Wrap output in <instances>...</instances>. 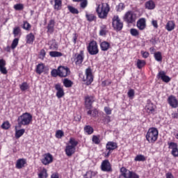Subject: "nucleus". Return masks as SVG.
Wrapping results in <instances>:
<instances>
[{
	"label": "nucleus",
	"mask_w": 178,
	"mask_h": 178,
	"mask_svg": "<svg viewBox=\"0 0 178 178\" xmlns=\"http://www.w3.org/2000/svg\"><path fill=\"white\" fill-rule=\"evenodd\" d=\"M33 122V115L29 113H24L17 119L18 129L22 128V126H29Z\"/></svg>",
	"instance_id": "nucleus-1"
},
{
	"label": "nucleus",
	"mask_w": 178,
	"mask_h": 178,
	"mask_svg": "<svg viewBox=\"0 0 178 178\" xmlns=\"http://www.w3.org/2000/svg\"><path fill=\"white\" fill-rule=\"evenodd\" d=\"M109 5L106 3H103L97 6L96 12L99 19H106L108 17V13H109Z\"/></svg>",
	"instance_id": "nucleus-2"
},
{
	"label": "nucleus",
	"mask_w": 178,
	"mask_h": 178,
	"mask_svg": "<svg viewBox=\"0 0 178 178\" xmlns=\"http://www.w3.org/2000/svg\"><path fill=\"white\" fill-rule=\"evenodd\" d=\"M77 141L72 138L70 139L69 145L65 147V154L67 156H72L76 152V147H77Z\"/></svg>",
	"instance_id": "nucleus-3"
},
{
	"label": "nucleus",
	"mask_w": 178,
	"mask_h": 178,
	"mask_svg": "<svg viewBox=\"0 0 178 178\" xmlns=\"http://www.w3.org/2000/svg\"><path fill=\"white\" fill-rule=\"evenodd\" d=\"M119 178H140V176L133 171H130L126 168L122 167L120 169Z\"/></svg>",
	"instance_id": "nucleus-4"
},
{
	"label": "nucleus",
	"mask_w": 178,
	"mask_h": 178,
	"mask_svg": "<svg viewBox=\"0 0 178 178\" xmlns=\"http://www.w3.org/2000/svg\"><path fill=\"white\" fill-rule=\"evenodd\" d=\"M146 140L149 143H155L158 140V129L150 128L146 134Z\"/></svg>",
	"instance_id": "nucleus-5"
},
{
	"label": "nucleus",
	"mask_w": 178,
	"mask_h": 178,
	"mask_svg": "<svg viewBox=\"0 0 178 178\" xmlns=\"http://www.w3.org/2000/svg\"><path fill=\"white\" fill-rule=\"evenodd\" d=\"M113 27L117 31H120L123 29V23L120 21V18L118 15L114 16L113 18Z\"/></svg>",
	"instance_id": "nucleus-6"
},
{
	"label": "nucleus",
	"mask_w": 178,
	"mask_h": 178,
	"mask_svg": "<svg viewBox=\"0 0 178 178\" xmlns=\"http://www.w3.org/2000/svg\"><path fill=\"white\" fill-rule=\"evenodd\" d=\"M123 19L127 23H134L136 19V13L133 11H128L125 13Z\"/></svg>",
	"instance_id": "nucleus-7"
},
{
	"label": "nucleus",
	"mask_w": 178,
	"mask_h": 178,
	"mask_svg": "<svg viewBox=\"0 0 178 178\" xmlns=\"http://www.w3.org/2000/svg\"><path fill=\"white\" fill-rule=\"evenodd\" d=\"M88 51L90 55H97V54L99 52L97 42H90L88 46Z\"/></svg>",
	"instance_id": "nucleus-8"
},
{
	"label": "nucleus",
	"mask_w": 178,
	"mask_h": 178,
	"mask_svg": "<svg viewBox=\"0 0 178 178\" xmlns=\"http://www.w3.org/2000/svg\"><path fill=\"white\" fill-rule=\"evenodd\" d=\"M93 80L94 79L92 78V72H91V69H86L85 76L83 77V81H86L87 85L90 86Z\"/></svg>",
	"instance_id": "nucleus-9"
},
{
	"label": "nucleus",
	"mask_w": 178,
	"mask_h": 178,
	"mask_svg": "<svg viewBox=\"0 0 178 178\" xmlns=\"http://www.w3.org/2000/svg\"><path fill=\"white\" fill-rule=\"evenodd\" d=\"M70 74V70L67 67H58V76L60 77H67Z\"/></svg>",
	"instance_id": "nucleus-10"
},
{
	"label": "nucleus",
	"mask_w": 178,
	"mask_h": 178,
	"mask_svg": "<svg viewBox=\"0 0 178 178\" xmlns=\"http://www.w3.org/2000/svg\"><path fill=\"white\" fill-rule=\"evenodd\" d=\"M53 161L54 157L51 154L47 153L43 155V158L42 159L41 162L43 163V165H49V163H52Z\"/></svg>",
	"instance_id": "nucleus-11"
},
{
	"label": "nucleus",
	"mask_w": 178,
	"mask_h": 178,
	"mask_svg": "<svg viewBox=\"0 0 178 178\" xmlns=\"http://www.w3.org/2000/svg\"><path fill=\"white\" fill-rule=\"evenodd\" d=\"M168 146L170 149H172V155H173V156H178L177 143L171 142L168 143Z\"/></svg>",
	"instance_id": "nucleus-12"
},
{
	"label": "nucleus",
	"mask_w": 178,
	"mask_h": 178,
	"mask_svg": "<svg viewBox=\"0 0 178 178\" xmlns=\"http://www.w3.org/2000/svg\"><path fill=\"white\" fill-rule=\"evenodd\" d=\"M55 88L56 90V97L57 98H62L65 95V91H63V88L60 84L58 83L55 85Z\"/></svg>",
	"instance_id": "nucleus-13"
},
{
	"label": "nucleus",
	"mask_w": 178,
	"mask_h": 178,
	"mask_svg": "<svg viewBox=\"0 0 178 178\" xmlns=\"http://www.w3.org/2000/svg\"><path fill=\"white\" fill-rule=\"evenodd\" d=\"M158 78L161 79L164 81V83H169L170 81V78L165 74V72L163 71H160L158 74Z\"/></svg>",
	"instance_id": "nucleus-14"
},
{
	"label": "nucleus",
	"mask_w": 178,
	"mask_h": 178,
	"mask_svg": "<svg viewBox=\"0 0 178 178\" xmlns=\"http://www.w3.org/2000/svg\"><path fill=\"white\" fill-rule=\"evenodd\" d=\"M168 104L172 108H177L178 101L174 96H170L168 97Z\"/></svg>",
	"instance_id": "nucleus-15"
},
{
	"label": "nucleus",
	"mask_w": 178,
	"mask_h": 178,
	"mask_svg": "<svg viewBox=\"0 0 178 178\" xmlns=\"http://www.w3.org/2000/svg\"><path fill=\"white\" fill-rule=\"evenodd\" d=\"M102 170L104 172H110L111 170V163L108 161L105 160L102 163Z\"/></svg>",
	"instance_id": "nucleus-16"
},
{
	"label": "nucleus",
	"mask_w": 178,
	"mask_h": 178,
	"mask_svg": "<svg viewBox=\"0 0 178 178\" xmlns=\"http://www.w3.org/2000/svg\"><path fill=\"white\" fill-rule=\"evenodd\" d=\"M92 102H94V97L92 96H87L85 99V104L86 108L88 109H90L91 108V106L92 105Z\"/></svg>",
	"instance_id": "nucleus-17"
},
{
	"label": "nucleus",
	"mask_w": 178,
	"mask_h": 178,
	"mask_svg": "<svg viewBox=\"0 0 178 178\" xmlns=\"http://www.w3.org/2000/svg\"><path fill=\"white\" fill-rule=\"evenodd\" d=\"M145 109L147 113H153L154 111H155V107L151 102L148 101Z\"/></svg>",
	"instance_id": "nucleus-18"
},
{
	"label": "nucleus",
	"mask_w": 178,
	"mask_h": 178,
	"mask_svg": "<svg viewBox=\"0 0 178 178\" xmlns=\"http://www.w3.org/2000/svg\"><path fill=\"white\" fill-rule=\"evenodd\" d=\"M6 63L4 60H0V72L2 74H7L8 70H6Z\"/></svg>",
	"instance_id": "nucleus-19"
},
{
	"label": "nucleus",
	"mask_w": 178,
	"mask_h": 178,
	"mask_svg": "<svg viewBox=\"0 0 178 178\" xmlns=\"http://www.w3.org/2000/svg\"><path fill=\"white\" fill-rule=\"evenodd\" d=\"M26 163V161L24 159H19L17 161L16 168L17 169H22L24 168V165Z\"/></svg>",
	"instance_id": "nucleus-20"
},
{
	"label": "nucleus",
	"mask_w": 178,
	"mask_h": 178,
	"mask_svg": "<svg viewBox=\"0 0 178 178\" xmlns=\"http://www.w3.org/2000/svg\"><path fill=\"white\" fill-rule=\"evenodd\" d=\"M84 59V55L83 54V51L81 52L80 54H78L75 58L76 65H81L83 63V60Z\"/></svg>",
	"instance_id": "nucleus-21"
},
{
	"label": "nucleus",
	"mask_w": 178,
	"mask_h": 178,
	"mask_svg": "<svg viewBox=\"0 0 178 178\" xmlns=\"http://www.w3.org/2000/svg\"><path fill=\"white\" fill-rule=\"evenodd\" d=\"M17 128H19V125L15 127V137L16 138H20L24 134L26 130L24 129H17Z\"/></svg>",
	"instance_id": "nucleus-22"
},
{
	"label": "nucleus",
	"mask_w": 178,
	"mask_h": 178,
	"mask_svg": "<svg viewBox=\"0 0 178 178\" xmlns=\"http://www.w3.org/2000/svg\"><path fill=\"white\" fill-rule=\"evenodd\" d=\"M175 26L176 25L175 24V22L173 21H168L165 25V30H167L168 31H172L175 30Z\"/></svg>",
	"instance_id": "nucleus-23"
},
{
	"label": "nucleus",
	"mask_w": 178,
	"mask_h": 178,
	"mask_svg": "<svg viewBox=\"0 0 178 178\" xmlns=\"http://www.w3.org/2000/svg\"><path fill=\"white\" fill-rule=\"evenodd\" d=\"M137 27L139 30H144L145 29V19L142 18L137 22Z\"/></svg>",
	"instance_id": "nucleus-24"
},
{
	"label": "nucleus",
	"mask_w": 178,
	"mask_h": 178,
	"mask_svg": "<svg viewBox=\"0 0 178 178\" xmlns=\"http://www.w3.org/2000/svg\"><path fill=\"white\" fill-rule=\"evenodd\" d=\"M109 47H111V44L106 41H104L100 44L102 51H108V49H109Z\"/></svg>",
	"instance_id": "nucleus-25"
},
{
	"label": "nucleus",
	"mask_w": 178,
	"mask_h": 178,
	"mask_svg": "<svg viewBox=\"0 0 178 178\" xmlns=\"http://www.w3.org/2000/svg\"><path fill=\"white\" fill-rule=\"evenodd\" d=\"M51 2H54V9L59 10L62 8V0H51Z\"/></svg>",
	"instance_id": "nucleus-26"
},
{
	"label": "nucleus",
	"mask_w": 178,
	"mask_h": 178,
	"mask_svg": "<svg viewBox=\"0 0 178 178\" xmlns=\"http://www.w3.org/2000/svg\"><path fill=\"white\" fill-rule=\"evenodd\" d=\"M117 145L115 143L113 142H108L106 144V149H108V151H112L113 149H115L117 148Z\"/></svg>",
	"instance_id": "nucleus-27"
},
{
	"label": "nucleus",
	"mask_w": 178,
	"mask_h": 178,
	"mask_svg": "<svg viewBox=\"0 0 178 178\" xmlns=\"http://www.w3.org/2000/svg\"><path fill=\"white\" fill-rule=\"evenodd\" d=\"M44 69L45 66H44V64H38L36 67V73L41 74V73L44 72Z\"/></svg>",
	"instance_id": "nucleus-28"
},
{
	"label": "nucleus",
	"mask_w": 178,
	"mask_h": 178,
	"mask_svg": "<svg viewBox=\"0 0 178 178\" xmlns=\"http://www.w3.org/2000/svg\"><path fill=\"white\" fill-rule=\"evenodd\" d=\"M146 9L152 10L155 8V3L153 1H149L145 3Z\"/></svg>",
	"instance_id": "nucleus-29"
},
{
	"label": "nucleus",
	"mask_w": 178,
	"mask_h": 178,
	"mask_svg": "<svg viewBox=\"0 0 178 178\" xmlns=\"http://www.w3.org/2000/svg\"><path fill=\"white\" fill-rule=\"evenodd\" d=\"M34 42V35L29 33L26 35V44H33Z\"/></svg>",
	"instance_id": "nucleus-30"
},
{
	"label": "nucleus",
	"mask_w": 178,
	"mask_h": 178,
	"mask_svg": "<svg viewBox=\"0 0 178 178\" xmlns=\"http://www.w3.org/2000/svg\"><path fill=\"white\" fill-rule=\"evenodd\" d=\"M55 26V21L54 20H50L49 24H48V26H47V29H48V31L49 33H53L54 32V27Z\"/></svg>",
	"instance_id": "nucleus-31"
},
{
	"label": "nucleus",
	"mask_w": 178,
	"mask_h": 178,
	"mask_svg": "<svg viewBox=\"0 0 178 178\" xmlns=\"http://www.w3.org/2000/svg\"><path fill=\"white\" fill-rule=\"evenodd\" d=\"M50 49H56L58 48V44L55 40H51L49 42Z\"/></svg>",
	"instance_id": "nucleus-32"
},
{
	"label": "nucleus",
	"mask_w": 178,
	"mask_h": 178,
	"mask_svg": "<svg viewBox=\"0 0 178 178\" xmlns=\"http://www.w3.org/2000/svg\"><path fill=\"white\" fill-rule=\"evenodd\" d=\"M63 84L65 86V87H66L67 88H69L70 87H72V86H73V82H72V81L65 79L63 81Z\"/></svg>",
	"instance_id": "nucleus-33"
},
{
	"label": "nucleus",
	"mask_w": 178,
	"mask_h": 178,
	"mask_svg": "<svg viewBox=\"0 0 178 178\" xmlns=\"http://www.w3.org/2000/svg\"><path fill=\"white\" fill-rule=\"evenodd\" d=\"M39 178H47L48 177V174L47 173V169L43 168L40 173L38 175Z\"/></svg>",
	"instance_id": "nucleus-34"
},
{
	"label": "nucleus",
	"mask_w": 178,
	"mask_h": 178,
	"mask_svg": "<svg viewBox=\"0 0 178 178\" xmlns=\"http://www.w3.org/2000/svg\"><path fill=\"white\" fill-rule=\"evenodd\" d=\"M49 55L52 58H59V56H62V53L59 51H50Z\"/></svg>",
	"instance_id": "nucleus-35"
},
{
	"label": "nucleus",
	"mask_w": 178,
	"mask_h": 178,
	"mask_svg": "<svg viewBox=\"0 0 178 178\" xmlns=\"http://www.w3.org/2000/svg\"><path fill=\"white\" fill-rule=\"evenodd\" d=\"M134 161H136V162H141V161L143 162V161H145V156H144V155H143V154L137 155L135 157Z\"/></svg>",
	"instance_id": "nucleus-36"
},
{
	"label": "nucleus",
	"mask_w": 178,
	"mask_h": 178,
	"mask_svg": "<svg viewBox=\"0 0 178 178\" xmlns=\"http://www.w3.org/2000/svg\"><path fill=\"white\" fill-rule=\"evenodd\" d=\"M67 8L71 13H73L74 15H79V10H77V8L72 6H68Z\"/></svg>",
	"instance_id": "nucleus-37"
},
{
	"label": "nucleus",
	"mask_w": 178,
	"mask_h": 178,
	"mask_svg": "<svg viewBox=\"0 0 178 178\" xmlns=\"http://www.w3.org/2000/svg\"><path fill=\"white\" fill-rule=\"evenodd\" d=\"M136 65L138 69H141L142 67H144V66H145V60H138Z\"/></svg>",
	"instance_id": "nucleus-38"
},
{
	"label": "nucleus",
	"mask_w": 178,
	"mask_h": 178,
	"mask_svg": "<svg viewBox=\"0 0 178 178\" xmlns=\"http://www.w3.org/2000/svg\"><path fill=\"white\" fill-rule=\"evenodd\" d=\"M86 17L88 22H94V20L97 19V17L92 14H86Z\"/></svg>",
	"instance_id": "nucleus-39"
},
{
	"label": "nucleus",
	"mask_w": 178,
	"mask_h": 178,
	"mask_svg": "<svg viewBox=\"0 0 178 178\" xmlns=\"http://www.w3.org/2000/svg\"><path fill=\"white\" fill-rule=\"evenodd\" d=\"M84 131L87 133V134H92V133H94V129L90 126H86L84 127Z\"/></svg>",
	"instance_id": "nucleus-40"
},
{
	"label": "nucleus",
	"mask_w": 178,
	"mask_h": 178,
	"mask_svg": "<svg viewBox=\"0 0 178 178\" xmlns=\"http://www.w3.org/2000/svg\"><path fill=\"white\" fill-rule=\"evenodd\" d=\"M90 109L88 111V115H89L90 116H92L93 118L97 116V115H98V111H97V109H93V110H90Z\"/></svg>",
	"instance_id": "nucleus-41"
},
{
	"label": "nucleus",
	"mask_w": 178,
	"mask_h": 178,
	"mask_svg": "<svg viewBox=\"0 0 178 178\" xmlns=\"http://www.w3.org/2000/svg\"><path fill=\"white\" fill-rule=\"evenodd\" d=\"M19 88L21 91H26V90H29V84L27 83L24 82L21 85H19Z\"/></svg>",
	"instance_id": "nucleus-42"
},
{
	"label": "nucleus",
	"mask_w": 178,
	"mask_h": 178,
	"mask_svg": "<svg viewBox=\"0 0 178 178\" xmlns=\"http://www.w3.org/2000/svg\"><path fill=\"white\" fill-rule=\"evenodd\" d=\"M154 58L157 62H161L162 60V54L161 52H156L154 54Z\"/></svg>",
	"instance_id": "nucleus-43"
},
{
	"label": "nucleus",
	"mask_w": 178,
	"mask_h": 178,
	"mask_svg": "<svg viewBox=\"0 0 178 178\" xmlns=\"http://www.w3.org/2000/svg\"><path fill=\"white\" fill-rule=\"evenodd\" d=\"M130 33L134 37H137L140 35V32L136 29H131Z\"/></svg>",
	"instance_id": "nucleus-44"
},
{
	"label": "nucleus",
	"mask_w": 178,
	"mask_h": 178,
	"mask_svg": "<svg viewBox=\"0 0 178 178\" xmlns=\"http://www.w3.org/2000/svg\"><path fill=\"white\" fill-rule=\"evenodd\" d=\"M100 35H105L106 34V26L102 25L99 31Z\"/></svg>",
	"instance_id": "nucleus-45"
},
{
	"label": "nucleus",
	"mask_w": 178,
	"mask_h": 178,
	"mask_svg": "<svg viewBox=\"0 0 178 178\" xmlns=\"http://www.w3.org/2000/svg\"><path fill=\"white\" fill-rule=\"evenodd\" d=\"M18 44H19V39L17 38L14 39L11 44L12 49H15V48L17 47Z\"/></svg>",
	"instance_id": "nucleus-46"
},
{
	"label": "nucleus",
	"mask_w": 178,
	"mask_h": 178,
	"mask_svg": "<svg viewBox=\"0 0 178 178\" xmlns=\"http://www.w3.org/2000/svg\"><path fill=\"white\" fill-rule=\"evenodd\" d=\"M87 5H88V1H87V0L81 1L80 6L82 8V9L87 8Z\"/></svg>",
	"instance_id": "nucleus-47"
},
{
	"label": "nucleus",
	"mask_w": 178,
	"mask_h": 178,
	"mask_svg": "<svg viewBox=\"0 0 178 178\" xmlns=\"http://www.w3.org/2000/svg\"><path fill=\"white\" fill-rule=\"evenodd\" d=\"M1 127L4 130H8V129L10 127V124L9 123V122H5L2 124Z\"/></svg>",
	"instance_id": "nucleus-48"
},
{
	"label": "nucleus",
	"mask_w": 178,
	"mask_h": 178,
	"mask_svg": "<svg viewBox=\"0 0 178 178\" xmlns=\"http://www.w3.org/2000/svg\"><path fill=\"white\" fill-rule=\"evenodd\" d=\"M51 74L53 77H56V76H59V68H58V70H52L51 72Z\"/></svg>",
	"instance_id": "nucleus-49"
},
{
	"label": "nucleus",
	"mask_w": 178,
	"mask_h": 178,
	"mask_svg": "<svg viewBox=\"0 0 178 178\" xmlns=\"http://www.w3.org/2000/svg\"><path fill=\"white\" fill-rule=\"evenodd\" d=\"M63 136H64V133L61 130H58L56 132V138H62Z\"/></svg>",
	"instance_id": "nucleus-50"
},
{
	"label": "nucleus",
	"mask_w": 178,
	"mask_h": 178,
	"mask_svg": "<svg viewBox=\"0 0 178 178\" xmlns=\"http://www.w3.org/2000/svg\"><path fill=\"white\" fill-rule=\"evenodd\" d=\"M118 12H122L123 9H124V4L123 3H119V5L116 7Z\"/></svg>",
	"instance_id": "nucleus-51"
},
{
	"label": "nucleus",
	"mask_w": 178,
	"mask_h": 178,
	"mask_svg": "<svg viewBox=\"0 0 178 178\" xmlns=\"http://www.w3.org/2000/svg\"><path fill=\"white\" fill-rule=\"evenodd\" d=\"M23 8H24L23 4H20V3L15 4L14 6V9H15V10H22Z\"/></svg>",
	"instance_id": "nucleus-52"
},
{
	"label": "nucleus",
	"mask_w": 178,
	"mask_h": 178,
	"mask_svg": "<svg viewBox=\"0 0 178 178\" xmlns=\"http://www.w3.org/2000/svg\"><path fill=\"white\" fill-rule=\"evenodd\" d=\"M127 94H128L129 98H130V99H133V98L134 97V90L133 89L129 90Z\"/></svg>",
	"instance_id": "nucleus-53"
},
{
	"label": "nucleus",
	"mask_w": 178,
	"mask_h": 178,
	"mask_svg": "<svg viewBox=\"0 0 178 178\" xmlns=\"http://www.w3.org/2000/svg\"><path fill=\"white\" fill-rule=\"evenodd\" d=\"M92 140L95 143V144H99V143H101V140H99V136H93Z\"/></svg>",
	"instance_id": "nucleus-54"
},
{
	"label": "nucleus",
	"mask_w": 178,
	"mask_h": 178,
	"mask_svg": "<svg viewBox=\"0 0 178 178\" xmlns=\"http://www.w3.org/2000/svg\"><path fill=\"white\" fill-rule=\"evenodd\" d=\"M13 34H14L15 37H17V35H19V34H20V28H19V27L15 28L13 30Z\"/></svg>",
	"instance_id": "nucleus-55"
},
{
	"label": "nucleus",
	"mask_w": 178,
	"mask_h": 178,
	"mask_svg": "<svg viewBox=\"0 0 178 178\" xmlns=\"http://www.w3.org/2000/svg\"><path fill=\"white\" fill-rule=\"evenodd\" d=\"M23 29H24V30H29L30 29H31V25H30L29 22H24Z\"/></svg>",
	"instance_id": "nucleus-56"
},
{
	"label": "nucleus",
	"mask_w": 178,
	"mask_h": 178,
	"mask_svg": "<svg viewBox=\"0 0 178 178\" xmlns=\"http://www.w3.org/2000/svg\"><path fill=\"white\" fill-rule=\"evenodd\" d=\"M141 55L143 56V58H148V56H149V53H148L147 51H142Z\"/></svg>",
	"instance_id": "nucleus-57"
},
{
	"label": "nucleus",
	"mask_w": 178,
	"mask_h": 178,
	"mask_svg": "<svg viewBox=\"0 0 178 178\" xmlns=\"http://www.w3.org/2000/svg\"><path fill=\"white\" fill-rule=\"evenodd\" d=\"M104 111L106 115H111V113H112V110H111L109 107H104Z\"/></svg>",
	"instance_id": "nucleus-58"
},
{
	"label": "nucleus",
	"mask_w": 178,
	"mask_h": 178,
	"mask_svg": "<svg viewBox=\"0 0 178 178\" xmlns=\"http://www.w3.org/2000/svg\"><path fill=\"white\" fill-rule=\"evenodd\" d=\"M152 24L153 27H154V29H158V21L153 19L152 21Z\"/></svg>",
	"instance_id": "nucleus-59"
},
{
	"label": "nucleus",
	"mask_w": 178,
	"mask_h": 178,
	"mask_svg": "<svg viewBox=\"0 0 178 178\" xmlns=\"http://www.w3.org/2000/svg\"><path fill=\"white\" fill-rule=\"evenodd\" d=\"M86 176H90V178H92V176H95V172H92V171H88L86 173Z\"/></svg>",
	"instance_id": "nucleus-60"
},
{
	"label": "nucleus",
	"mask_w": 178,
	"mask_h": 178,
	"mask_svg": "<svg viewBox=\"0 0 178 178\" xmlns=\"http://www.w3.org/2000/svg\"><path fill=\"white\" fill-rule=\"evenodd\" d=\"M172 119H177L178 118V113H172L171 114Z\"/></svg>",
	"instance_id": "nucleus-61"
},
{
	"label": "nucleus",
	"mask_w": 178,
	"mask_h": 178,
	"mask_svg": "<svg viewBox=\"0 0 178 178\" xmlns=\"http://www.w3.org/2000/svg\"><path fill=\"white\" fill-rule=\"evenodd\" d=\"M166 178H175V177H173V175H172V173L168 172L166 174Z\"/></svg>",
	"instance_id": "nucleus-62"
},
{
	"label": "nucleus",
	"mask_w": 178,
	"mask_h": 178,
	"mask_svg": "<svg viewBox=\"0 0 178 178\" xmlns=\"http://www.w3.org/2000/svg\"><path fill=\"white\" fill-rule=\"evenodd\" d=\"M51 178H59V175L56 173H54L51 175Z\"/></svg>",
	"instance_id": "nucleus-63"
},
{
	"label": "nucleus",
	"mask_w": 178,
	"mask_h": 178,
	"mask_svg": "<svg viewBox=\"0 0 178 178\" xmlns=\"http://www.w3.org/2000/svg\"><path fill=\"white\" fill-rule=\"evenodd\" d=\"M76 41H77V36L76 35L73 37V42L74 44H76Z\"/></svg>",
	"instance_id": "nucleus-64"
}]
</instances>
